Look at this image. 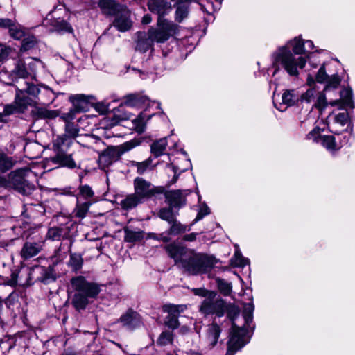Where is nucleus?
<instances>
[{
    "label": "nucleus",
    "instance_id": "f257e3e1",
    "mask_svg": "<svg viewBox=\"0 0 355 355\" xmlns=\"http://www.w3.org/2000/svg\"><path fill=\"white\" fill-rule=\"evenodd\" d=\"M313 47L311 40H304L300 36L278 47L272 55L273 66L276 67L274 74L281 66L290 76H297L298 69H303L306 62L302 55H306Z\"/></svg>",
    "mask_w": 355,
    "mask_h": 355
},
{
    "label": "nucleus",
    "instance_id": "f03ea898",
    "mask_svg": "<svg viewBox=\"0 0 355 355\" xmlns=\"http://www.w3.org/2000/svg\"><path fill=\"white\" fill-rule=\"evenodd\" d=\"M165 249L169 257L174 259L175 264L191 275L205 273L216 263L213 257L196 253L194 250L175 243L166 245Z\"/></svg>",
    "mask_w": 355,
    "mask_h": 355
},
{
    "label": "nucleus",
    "instance_id": "7ed1b4c3",
    "mask_svg": "<svg viewBox=\"0 0 355 355\" xmlns=\"http://www.w3.org/2000/svg\"><path fill=\"white\" fill-rule=\"evenodd\" d=\"M71 284L76 291L72 299V304L78 311L85 309L89 303V299L95 298L100 292V288L96 284L88 282L83 276L72 278Z\"/></svg>",
    "mask_w": 355,
    "mask_h": 355
},
{
    "label": "nucleus",
    "instance_id": "20e7f679",
    "mask_svg": "<svg viewBox=\"0 0 355 355\" xmlns=\"http://www.w3.org/2000/svg\"><path fill=\"white\" fill-rule=\"evenodd\" d=\"M34 177L28 167L15 170L9 173L8 178L2 176L3 182L1 187L13 188L24 195H29L34 190V185L30 179Z\"/></svg>",
    "mask_w": 355,
    "mask_h": 355
},
{
    "label": "nucleus",
    "instance_id": "39448f33",
    "mask_svg": "<svg viewBox=\"0 0 355 355\" xmlns=\"http://www.w3.org/2000/svg\"><path fill=\"white\" fill-rule=\"evenodd\" d=\"M70 146V141L64 137H58L53 143V149L55 155L51 157L49 161L58 166L75 168L76 164L73 158V155L68 152Z\"/></svg>",
    "mask_w": 355,
    "mask_h": 355
},
{
    "label": "nucleus",
    "instance_id": "423d86ee",
    "mask_svg": "<svg viewBox=\"0 0 355 355\" xmlns=\"http://www.w3.org/2000/svg\"><path fill=\"white\" fill-rule=\"evenodd\" d=\"M139 142L130 140L117 146L107 148L98 157V164L101 168L105 169L116 162L125 153L137 146Z\"/></svg>",
    "mask_w": 355,
    "mask_h": 355
},
{
    "label": "nucleus",
    "instance_id": "0eeeda50",
    "mask_svg": "<svg viewBox=\"0 0 355 355\" xmlns=\"http://www.w3.org/2000/svg\"><path fill=\"white\" fill-rule=\"evenodd\" d=\"M157 24V28L149 29L148 35L158 43L165 42L170 37H174L180 30L178 25L163 17H158Z\"/></svg>",
    "mask_w": 355,
    "mask_h": 355
},
{
    "label": "nucleus",
    "instance_id": "6e6552de",
    "mask_svg": "<svg viewBox=\"0 0 355 355\" xmlns=\"http://www.w3.org/2000/svg\"><path fill=\"white\" fill-rule=\"evenodd\" d=\"M246 330L237 327L232 322V331L230 340L227 343V352L226 355H234L236 351L243 347L248 340L245 338Z\"/></svg>",
    "mask_w": 355,
    "mask_h": 355
},
{
    "label": "nucleus",
    "instance_id": "1a4fd4ad",
    "mask_svg": "<svg viewBox=\"0 0 355 355\" xmlns=\"http://www.w3.org/2000/svg\"><path fill=\"white\" fill-rule=\"evenodd\" d=\"M225 304L222 299L216 298L215 293H208L200 306V311L204 314H216L218 316H222L225 311Z\"/></svg>",
    "mask_w": 355,
    "mask_h": 355
},
{
    "label": "nucleus",
    "instance_id": "9d476101",
    "mask_svg": "<svg viewBox=\"0 0 355 355\" xmlns=\"http://www.w3.org/2000/svg\"><path fill=\"white\" fill-rule=\"evenodd\" d=\"M24 88L28 95L37 98L38 104L46 105L51 103L54 99L53 91L48 87H42L40 89L35 85L24 81Z\"/></svg>",
    "mask_w": 355,
    "mask_h": 355
},
{
    "label": "nucleus",
    "instance_id": "9b49d317",
    "mask_svg": "<svg viewBox=\"0 0 355 355\" xmlns=\"http://www.w3.org/2000/svg\"><path fill=\"white\" fill-rule=\"evenodd\" d=\"M69 99L73 103L74 108L64 114L63 118L66 120H72L76 112L83 111L87 107L88 103L93 99V96L85 94H74L71 95Z\"/></svg>",
    "mask_w": 355,
    "mask_h": 355
},
{
    "label": "nucleus",
    "instance_id": "f8f14e48",
    "mask_svg": "<svg viewBox=\"0 0 355 355\" xmlns=\"http://www.w3.org/2000/svg\"><path fill=\"white\" fill-rule=\"evenodd\" d=\"M135 194L142 201L144 198L151 197L155 191L150 182L142 178H137L134 180Z\"/></svg>",
    "mask_w": 355,
    "mask_h": 355
},
{
    "label": "nucleus",
    "instance_id": "ddd939ff",
    "mask_svg": "<svg viewBox=\"0 0 355 355\" xmlns=\"http://www.w3.org/2000/svg\"><path fill=\"white\" fill-rule=\"evenodd\" d=\"M57 16L55 12L49 14L46 19L44 20L43 24L44 26L51 24L53 26L54 31L60 33L73 32V28L66 21L60 19V17H55Z\"/></svg>",
    "mask_w": 355,
    "mask_h": 355
},
{
    "label": "nucleus",
    "instance_id": "4468645a",
    "mask_svg": "<svg viewBox=\"0 0 355 355\" xmlns=\"http://www.w3.org/2000/svg\"><path fill=\"white\" fill-rule=\"evenodd\" d=\"M282 102L279 103V106L276 103L275 96L274 97V104L277 109L283 112L285 111L288 107L293 106L300 99L298 92L295 89L285 90L281 96Z\"/></svg>",
    "mask_w": 355,
    "mask_h": 355
},
{
    "label": "nucleus",
    "instance_id": "2eb2a0df",
    "mask_svg": "<svg viewBox=\"0 0 355 355\" xmlns=\"http://www.w3.org/2000/svg\"><path fill=\"white\" fill-rule=\"evenodd\" d=\"M149 10L158 15V17L168 14L172 10L170 0H148Z\"/></svg>",
    "mask_w": 355,
    "mask_h": 355
},
{
    "label": "nucleus",
    "instance_id": "dca6fc26",
    "mask_svg": "<svg viewBox=\"0 0 355 355\" xmlns=\"http://www.w3.org/2000/svg\"><path fill=\"white\" fill-rule=\"evenodd\" d=\"M220 331V328L216 323L214 322L208 326L204 338V343L207 349H211L216 346Z\"/></svg>",
    "mask_w": 355,
    "mask_h": 355
},
{
    "label": "nucleus",
    "instance_id": "f3484780",
    "mask_svg": "<svg viewBox=\"0 0 355 355\" xmlns=\"http://www.w3.org/2000/svg\"><path fill=\"white\" fill-rule=\"evenodd\" d=\"M44 246V242H26L21 250V256L28 259L38 254Z\"/></svg>",
    "mask_w": 355,
    "mask_h": 355
},
{
    "label": "nucleus",
    "instance_id": "a211bd4d",
    "mask_svg": "<svg viewBox=\"0 0 355 355\" xmlns=\"http://www.w3.org/2000/svg\"><path fill=\"white\" fill-rule=\"evenodd\" d=\"M14 103L19 111H24L28 105H32L33 100L26 92L23 86L17 87Z\"/></svg>",
    "mask_w": 355,
    "mask_h": 355
},
{
    "label": "nucleus",
    "instance_id": "6ab92c4d",
    "mask_svg": "<svg viewBox=\"0 0 355 355\" xmlns=\"http://www.w3.org/2000/svg\"><path fill=\"white\" fill-rule=\"evenodd\" d=\"M155 101H151L146 96L133 94L128 96L125 101V105L129 107H145V110H146L148 107H150L151 105H155Z\"/></svg>",
    "mask_w": 355,
    "mask_h": 355
},
{
    "label": "nucleus",
    "instance_id": "aec40b11",
    "mask_svg": "<svg viewBox=\"0 0 355 355\" xmlns=\"http://www.w3.org/2000/svg\"><path fill=\"white\" fill-rule=\"evenodd\" d=\"M180 190L169 191L166 194V201L171 208L180 207L184 204V196L187 195L188 191Z\"/></svg>",
    "mask_w": 355,
    "mask_h": 355
},
{
    "label": "nucleus",
    "instance_id": "412c9836",
    "mask_svg": "<svg viewBox=\"0 0 355 355\" xmlns=\"http://www.w3.org/2000/svg\"><path fill=\"white\" fill-rule=\"evenodd\" d=\"M120 322L128 329H133L139 326L141 320L136 312L128 311L120 318Z\"/></svg>",
    "mask_w": 355,
    "mask_h": 355
},
{
    "label": "nucleus",
    "instance_id": "4be33fe9",
    "mask_svg": "<svg viewBox=\"0 0 355 355\" xmlns=\"http://www.w3.org/2000/svg\"><path fill=\"white\" fill-rule=\"evenodd\" d=\"M114 26L120 31L124 32L131 27V21L129 19V12L127 10L123 9L121 14L117 15L114 22Z\"/></svg>",
    "mask_w": 355,
    "mask_h": 355
},
{
    "label": "nucleus",
    "instance_id": "5701e85b",
    "mask_svg": "<svg viewBox=\"0 0 355 355\" xmlns=\"http://www.w3.org/2000/svg\"><path fill=\"white\" fill-rule=\"evenodd\" d=\"M137 37L136 49L143 53L146 52L155 42L149 37L148 33L146 35L144 32L137 33Z\"/></svg>",
    "mask_w": 355,
    "mask_h": 355
},
{
    "label": "nucleus",
    "instance_id": "b1692460",
    "mask_svg": "<svg viewBox=\"0 0 355 355\" xmlns=\"http://www.w3.org/2000/svg\"><path fill=\"white\" fill-rule=\"evenodd\" d=\"M29 75L30 73L26 69L25 63L20 60L16 63L15 67L11 73V76L15 78V80H13V83L8 84L13 85L14 83H18L17 79H26Z\"/></svg>",
    "mask_w": 355,
    "mask_h": 355
},
{
    "label": "nucleus",
    "instance_id": "393cba45",
    "mask_svg": "<svg viewBox=\"0 0 355 355\" xmlns=\"http://www.w3.org/2000/svg\"><path fill=\"white\" fill-rule=\"evenodd\" d=\"M98 6L103 12L107 15H117L121 10V6L116 4L112 0H100Z\"/></svg>",
    "mask_w": 355,
    "mask_h": 355
},
{
    "label": "nucleus",
    "instance_id": "a878e982",
    "mask_svg": "<svg viewBox=\"0 0 355 355\" xmlns=\"http://www.w3.org/2000/svg\"><path fill=\"white\" fill-rule=\"evenodd\" d=\"M153 114L146 115L141 112L137 118L132 120L135 130L138 133H142L145 131L146 122L150 119Z\"/></svg>",
    "mask_w": 355,
    "mask_h": 355
},
{
    "label": "nucleus",
    "instance_id": "bb28decb",
    "mask_svg": "<svg viewBox=\"0 0 355 355\" xmlns=\"http://www.w3.org/2000/svg\"><path fill=\"white\" fill-rule=\"evenodd\" d=\"M142 201L137 196V195L130 194L126 196L124 199L120 202V205L122 209L125 210H129L135 207L137 205L141 203Z\"/></svg>",
    "mask_w": 355,
    "mask_h": 355
},
{
    "label": "nucleus",
    "instance_id": "cd10ccee",
    "mask_svg": "<svg viewBox=\"0 0 355 355\" xmlns=\"http://www.w3.org/2000/svg\"><path fill=\"white\" fill-rule=\"evenodd\" d=\"M125 241L129 243H133L141 241L144 238V232L141 230H132L128 227L124 229Z\"/></svg>",
    "mask_w": 355,
    "mask_h": 355
},
{
    "label": "nucleus",
    "instance_id": "c85d7f7f",
    "mask_svg": "<svg viewBox=\"0 0 355 355\" xmlns=\"http://www.w3.org/2000/svg\"><path fill=\"white\" fill-rule=\"evenodd\" d=\"M167 146V141L166 138H162L151 145V153L155 156L159 157L162 155Z\"/></svg>",
    "mask_w": 355,
    "mask_h": 355
},
{
    "label": "nucleus",
    "instance_id": "c756f323",
    "mask_svg": "<svg viewBox=\"0 0 355 355\" xmlns=\"http://www.w3.org/2000/svg\"><path fill=\"white\" fill-rule=\"evenodd\" d=\"M34 114L40 119H53L57 116V113L53 110H49L46 107H35L33 111Z\"/></svg>",
    "mask_w": 355,
    "mask_h": 355
},
{
    "label": "nucleus",
    "instance_id": "7c9ffc66",
    "mask_svg": "<svg viewBox=\"0 0 355 355\" xmlns=\"http://www.w3.org/2000/svg\"><path fill=\"white\" fill-rule=\"evenodd\" d=\"M187 306L185 305L166 304L163 306V311L168 313V315L178 317Z\"/></svg>",
    "mask_w": 355,
    "mask_h": 355
},
{
    "label": "nucleus",
    "instance_id": "2f4dec72",
    "mask_svg": "<svg viewBox=\"0 0 355 355\" xmlns=\"http://www.w3.org/2000/svg\"><path fill=\"white\" fill-rule=\"evenodd\" d=\"M232 266L234 267H244L246 265H248L250 263L249 259L243 257L241 254V252L236 250L235 251L234 257L230 260Z\"/></svg>",
    "mask_w": 355,
    "mask_h": 355
},
{
    "label": "nucleus",
    "instance_id": "473e14b6",
    "mask_svg": "<svg viewBox=\"0 0 355 355\" xmlns=\"http://www.w3.org/2000/svg\"><path fill=\"white\" fill-rule=\"evenodd\" d=\"M152 163L151 158H148L143 162L130 161V166L137 168V172L141 175L144 174L150 166Z\"/></svg>",
    "mask_w": 355,
    "mask_h": 355
},
{
    "label": "nucleus",
    "instance_id": "72a5a7b5",
    "mask_svg": "<svg viewBox=\"0 0 355 355\" xmlns=\"http://www.w3.org/2000/svg\"><path fill=\"white\" fill-rule=\"evenodd\" d=\"M91 203L89 202H77L76 207L74 209L73 214L74 216L79 218H84L89 209Z\"/></svg>",
    "mask_w": 355,
    "mask_h": 355
},
{
    "label": "nucleus",
    "instance_id": "f704fd0d",
    "mask_svg": "<svg viewBox=\"0 0 355 355\" xmlns=\"http://www.w3.org/2000/svg\"><path fill=\"white\" fill-rule=\"evenodd\" d=\"M319 144L329 150H334L338 148L335 137L332 135H323L320 138Z\"/></svg>",
    "mask_w": 355,
    "mask_h": 355
},
{
    "label": "nucleus",
    "instance_id": "c9c22d12",
    "mask_svg": "<svg viewBox=\"0 0 355 355\" xmlns=\"http://www.w3.org/2000/svg\"><path fill=\"white\" fill-rule=\"evenodd\" d=\"M15 162L11 157H8L0 150V171L5 172L12 168Z\"/></svg>",
    "mask_w": 355,
    "mask_h": 355
},
{
    "label": "nucleus",
    "instance_id": "e433bc0d",
    "mask_svg": "<svg viewBox=\"0 0 355 355\" xmlns=\"http://www.w3.org/2000/svg\"><path fill=\"white\" fill-rule=\"evenodd\" d=\"M83 263V259L79 254L73 253L71 254L69 265L75 271L80 270L82 268Z\"/></svg>",
    "mask_w": 355,
    "mask_h": 355
},
{
    "label": "nucleus",
    "instance_id": "4c0bfd02",
    "mask_svg": "<svg viewBox=\"0 0 355 355\" xmlns=\"http://www.w3.org/2000/svg\"><path fill=\"white\" fill-rule=\"evenodd\" d=\"M340 81L341 80L337 73L332 71L324 82L326 83L324 90H327L329 88H337L339 86Z\"/></svg>",
    "mask_w": 355,
    "mask_h": 355
},
{
    "label": "nucleus",
    "instance_id": "58836bf2",
    "mask_svg": "<svg viewBox=\"0 0 355 355\" xmlns=\"http://www.w3.org/2000/svg\"><path fill=\"white\" fill-rule=\"evenodd\" d=\"M329 65V64H323L319 69L316 76L315 80L317 82L320 83H323L328 78L329 76L332 73V71L330 69H328L327 71L326 67Z\"/></svg>",
    "mask_w": 355,
    "mask_h": 355
},
{
    "label": "nucleus",
    "instance_id": "ea45409f",
    "mask_svg": "<svg viewBox=\"0 0 355 355\" xmlns=\"http://www.w3.org/2000/svg\"><path fill=\"white\" fill-rule=\"evenodd\" d=\"M318 91L315 88H310L306 92L300 96L302 103H310L315 101Z\"/></svg>",
    "mask_w": 355,
    "mask_h": 355
},
{
    "label": "nucleus",
    "instance_id": "a19ab883",
    "mask_svg": "<svg viewBox=\"0 0 355 355\" xmlns=\"http://www.w3.org/2000/svg\"><path fill=\"white\" fill-rule=\"evenodd\" d=\"M64 120L67 121L66 125H65V131L66 135H63L62 137H65L68 141H71L68 139V137L74 138L78 135V129L76 128V126L71 123H69L70 120Z\"/></svg>",
    "mask_w": 355,
    "mask_h": 355
},
{
    "label": "nucleus",
    "instance_id": "79ce46f5",
    "mask_svg": "<svg viewBox=\"0 0 355 355\" xmlns=\"http://www.w3.org/2000/svg\"><path fill=\"white\" fill-rule=\"evenodd\" d=\"M170 224H171V226L168 230V234H170L176 235L184 232L187 230H190L189 228L187 229L186 225H184L178 222L176 219H175L174 221L171 223Z\"/></svg>",
    "mask_w": 355,
    "mask_h": 355
},
{
    "label": "nucleus",
    "instance_id": "37998d69",
    "mask_svg": "<svg viewBox=\"0 0 355 355\" xmlns=\"http://www.w3.org/2000/svg\"><path fill=\"white\" fill-rule=\"evenodd\" d=\"M173 208H162L159 212V216L164 220L171 223L174 221L175 216L173 211Z\"/></svg>",
    "mask_w": 355,
    "mask_h": 355
},
{
    "label": "nucleus",
    "instance_id": "c03bdc74",
    "mask_svg": "<svg viewBox=\"0 0 355 355\" xmlns=\"http://www.w3.org/2000/svg\"><path fill=\"white\" fill-rule=\"evenodd\" d=\"M340 101L347 106L352 105V90L350 88H345L340 91Z\"/></svg>",
    "mask_w": 355,
    "mask_h": 355
},
{
    "label": "nucleus",
    "instance_id": "a18cd8bd",
    "mask_svg": "<svg viewBox=\"0 0 355 355\" xmlns=\"http://www.w3.org/2000/svg\"><path fill=\"white\" fill-rule=\"evenodd\" d=\"M47 237L53 241H59L64 237L63 230L60 227H51L49 230Z\"/></svg>",
    "mask_w": 355,
    "mask_h": 355
},
{
    "label": "nucleus",
    "instance_id": "49530a36",
    "mask_svg": "<svg viewBox=\"0 0 355 355\" xmlns=\"http://www.w3.org/2000/svg\"><path fill=\"white\" fill-rule=\"evenodd\" d=\"M173 341V334L171 331H166L162 332L159 336L157 343L162 346L169 345Z\"/></svg>",
    "mask_w": 355,
    "mask_h": 355
},
{
    "label": "nucleus",
    "instance_id": "de8ad7c7",
    "mask_svg": "<svg viewBox=\"0 0 355 355\" xmlns=\"http://www.w3.org/2000/svg\"><path fill=\"white\" fill-rule=\"evenodd\" d=\"M36 43V40L33 35H28L24 37L22 41L21 51H28L34 47Z\"/></svg>",
    "mask_w": 355,
    "mask_h": 355
},
{
    "label": "nucleus",
    "instance_id": "09e8293b",
    "mask_svg": "<svg viewBox=\"0 0 355 355\" xmlns=\"http://www.w3.org/2000/svg\"><path fill=\"white\" fill-rule=\"evenodd\" d=\"M10 35L15 40H21L24 35V31L19 26L13 25L9 30Z\"/></svg>",
    "mask_w": 355,
    "mask_h": 355
},
{
    "label": "nucleus",
    "instance_id": "8fccbe9b",
    "mask_svg": "<svg viewBox=\"0 0 355 355\" xmlns=\"http://www.w3.org/2000/svg\"><path fill=\"white\" fill-rule=\"evenodd\" d=\"M210 214V209L209 207L205 203H201L199 206V209L193 223H196L203 218L205 216Z\"/></svg>",
    "mask_w": 355,
    "mask_h": 355
},
{
    "label": "nucleus",
    "instance_id": "3c124183",
    "mask_svg": "<svg viewBox=\"0 0 355 355\" xmlns=\"http://www.w3.org/2000/svg\"><path fill=\"white\" fill-rule=\"evenodd\" d=\"M254 311V305L252 302L247 303L243 306V315L246 322H250L252 320V313Z\"/></svg>",
    "mask_w": 355,
    "mask_h": 355
},
{
    "label": "nucleus",
    "instance_id": "603ef678",
    "mask_svg": "<svg viewBox=\"0 0 355 355\" xmlns=\"http://www.w3.org/2000/svg\"><path fill=\"white\" fill-rule=\"evenodd\" d=\"M218 288L225 295H228L232 292V285L223 279L218 280Z\"/></svg>",
    "mask_w": 355,
    "mask_h": 355
},
{
    "label": "nucleus",
    "instance_id": "864d4df0",
    "mask_svg": "<svg viewBox=\"0 0 355 355\" xmlns=\"http://www.w3.org/2000/svg\"><path fill=\"white\" fill-rule=\"evenodd\" d=\"M321 137H322V136H321V135H320V130L319 128H313L306 135V139L308 140H311L313 142H316V143L320 142Z\"/></svg>",
    "mask_w": 355,
    "mask_h": 355
},
{
    "label": "nucleus",
    "instance_id": "5fc2aeb1",
    "mask_svg": "<svg viewBox=\"0 0 355 355\" xmlns=\"http://www.w3.org/2000/svg\"><path fill=\"white\" fill-rule=\"evenodd\" d=\"M315 106L319 109H323L327 106V99L325 95L318 91L316 95V102Z\"/></svg>",
    "mask_w": 355,
    "mask_h": 355
},
{
    "label": "nucleus",
    "instance_id": "6e6d98bb",
    "mask_svg": "<svg viewBox=\"0 0 355 355\" xmlns=\"http://www.w3.org/2000/svg\"><path fill=\"white\" fill-rule=\"evenodd\" d=\"M11 51L12 49L10 47L0 43V62H3L6 60Z\"/></svg>",
    "mask_w": 355,
    "mask_h": 355
},
{
    "label": "nucleus",
    "instance_id": "4d7b16f0",
    "mask_svg": "<svg viewBox=\"0 0 355 355\" xmlns=\"http://www.w3.org/2000/svg\"><path fill=\"white\" fill-rule=\"evenodd\" d=\"M166 325L171 329H176L179 326L178 317L168 315L165 320Z\"/></svg>",
    "mask_w": 355,
    "mask_h": 355
},
{
    "label": "nucleus",
    "instance_id": "13d9d810",
    "mask_svg": "<svg viewBox=\"0 0 355 355\" xmlns=\"http://www.w3.org/2000/svg\"><path fill=\"white\" fill-rule=\"evenodd\" d=\"M349 116L346 112H340L336 115L335 121L336 123L341 125L342 126L345 125L348 123Z\"/></svg>",
    "mask_w": 355,
    "mask_h": 355
},
{
    "label": "nucleus",
    "instance_id": "bf43d9fd",
    "mask_svg": "<svg viewBox=\"0 0 355 355\" xmlns=\"http://www.w3.org/2000/svg\"><path fill=\"white\" fill-rule=\"evenodd\" d=\"M80 193L86 199L92 198L94 196L93 191L87 185L80 186Z\"/></svg>",
    "mask_w": 355,
    "mask_h": 355
},
{
    "label": "nucleus",
    "instance_id": "052dcab7",
    "mask_svg": "<svg viewBox=\"0 0 355 355\" xmlns=\"http://www.w3.org/2000/svg\"><path fill=\"white\" fill-rule=\"evenodd\" d=\"M96 110L101 114H106L110 111V105L106 102L98 103L96 105Z\"/></svg>",
    "mask_w": 355,
    "mask_h": 355
},
{
    "label": "nucleus",
    "instance_id": "680f3d73",
    "mask_svg": "<svg viewBox=\"0 0 355 355\" xmlns=\"http://www.w3.org/2000/svg\"><path fill=\"white\" fill-rule=\"evenodd\" d=\"M15 112H20L17 108V105L14 103V105H7L4 107L3 112L5 115H10Z\"/></svg>",
    "mask_w": 355,
    "mask_h": 355
},
{
    "label": "nucleus",
    "instance_id": "e2e57ef3",
    "mask_svg": "<svg viewBox=\"0 0 355 355\" xmlns=\"http://www.w3.org/2000/svg\"><path fill=\"white\" fill-rule=\"evenodd\" d=\"M167 168H171L173 171V172L174 173V176L172 180V183H175L178 178L179 174H178V171L179 170V168L177 166H173L172 164H168L167 165Z\"/></svg>",
    "mask_w": 355,
    "mask_h": 355
},
{
    "label": "nucleus",
    "instance_id": "0e129e2a",
    "mask_svg": "<svg viewBox=\"0 0 355 355\" xmlns=\"http://www.w3.org/2000/svg\"><path fill=\"white\" fill-rule=\"evenodd\" d=\"M14 24L12 21L8 19H0V26L8 28L10 29Z\"/></svg>",
    "mask_w": 355,
    "mask_h": 355
},
{
    "label": "nucleus",
    "instance_id": "69168bd1",
    "mask_svg": "<svg viewBox=\"0 0 355 355\" xmlns=\"http://www.w3.org/2000/svg\"><path fill=\"white\" fill-rule=\"evenodd\" d=\"M212 293L211 291H207L205 289L199 288L195 290V294L198 295H202L206 297H208V293Z\"/></svg>",
    "mask_w": 355,
    "mask_h": 355
},
{
    "label": "nucleus",
    "instance_id": "338daca9",
    "mask_svg": "<svg viewBox=\"0 0 355 355\" xmlns=\"http://www.w3.org/2000/svg\"><path fill=\"white\" fill-rule=\"evenodd\" d=\"M196 233H191L189 234L184 235L183 236V240L187 241H193L196 240Z\"/></svg>",
    "mask_w": 355,
    "mask_h": 355
},
{
    "label": "nucleus",
    "instance_id": "774afa93",
    "mask_svg": "<svg viewBox=\"0 0 355 355\" xmlns=\"http://www.w3.org/2000/svg\"><path fill=\"white\" fill-rule=\"evenodd\" d=\"M152 21L151 17L149 15H146L142 18V23L144 24H148Z\"/></svg>",
    "mask_w": 355,
    "mask_h": 355
}]
</instances>
